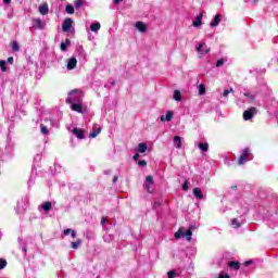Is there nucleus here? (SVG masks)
Wrapping results in <instances>:
<instances>
[{"label":"nucleus","instance_id":"33","mask_svg":"<svg viewBox=\"0 0 278 278\" xmlns=\"http://www.w3.org/2000/svg\"><path fill=\"white\" fill-rule=\"evenodd\" d=\"M146 181L148 185L153 186V176H147Z\"/></svg>","mask_w":278,"mask_h":278},{"label":"nucleus","instance_id":"30","mask_svg":"<svg viewBox=\"0 0 278 278\" xmlns=\"http://www.w3.org/2000/svg\"><path fill=\"white\" fill-rule=\"evenodd\" d=\"M74 5H75L76 9L81 8L84 5V0H76L74 2Z\"/></svg>","mask_w":278,"mask_h":278},{"label":"nucleus","instance_id":"14","mask_svg":"<svg viewBox=\"0 0 278 278\" xmlns=\"http://www.w3.org/2000/svg\"><path fill=\"white\" fill-rule=\"evenodd\" d=\"M193 194H194L195 199H199L200 201L203 199V191L199 187H195L193 189Z\"/></svg>","mask_w":278,"mask_h":278},{"label":"nucleus","instance_id":"19","mask_svg":"<svg viewBox=\"0 0 278 278\" xmlns=\"http://www.w3.org/2000/svg\"><path fill=\"white\" fill-rule=\"evenodd\" d=\"M51 207H52V205H51V202H49V201L45 202V203L41 205V210H43V212H49V211H51Z\"/></svg>","mask_w":278,"mask_h":278},{"label":"nucleus","instance_id":"13","mask_svg":"<svg viewBox=\"0 0 278 278\" xmlns=\"http://www.w3.org/2000/svg\"><path fill=\"white\" fill-rule=\"evenodd\" d=\"M203 25V14H199L193 22V27H201Z\"/></svg>","mask_w":278,"mask_h":278},{"label":"nucleus","instance_id":"40","mask_svg":"<svg viewBox=\"0 0 278 278\" xmlns=\"http://www.w3.org/2000/svg\"><path fill=\"white\" fill-rule=\"evenodd\" d=\"M189 189V187H188V180H186L185 182H184V185H182V190L184 191H187Z\"/></svg>","mask_w":278,"mask_h":278},{"label":"nucleus","instance_id":"48","mask_svg":"<svg viewBox=\"0 0 278 278\" xmlns=\"http://www.w3.org/2000/svg\"><path fill=\"white\" fill-rule=\"evenodd\" d=\"M146 190H148V192H151V185L146 184Z\"/></svg>","mask_w":278,"mask_h":278},{"label":"nucleus","instance_id":"8","mask_svg":"<svg viewBox=\"0 0 278 278\" xmlns=\"http://www.w3.org/2000/svg\"><path fill=\"white\" fill-rule=\"evenodd\" d=\"M136 29H138V31H140L141 34H147V24H144V22H137L135 24Z\"/></svg>","mask_w":278,"mask_h":278},{"label":"nucleus","instance_id":"36","mask_svg":"<svg viewBox=\"0 0 278 278\" xmlns=\"http://www.w3.org/2000/svg\"><path fill=\"white\" fill-rule=\"evenodd\" d=\"M223 64H225V60L223 59L217 60V63H216L217 68H219V66H223Z\"/></svg>","mask_w":278,"mask_h":278},{"label":"nucleus","instance_id":"6","mask_svg":"<svg viewBox=\"0 0 278 278\" xmlns=\"http://www.w3.org/2000/svg\"><path fill=\"white\" fill-rule=\"evenodd\" d=\"M71 110L72 112H77L78 114H84V105L80 103L73 102L71 103Z\"/></svg>","mask_w":278,"mask_h":278},{"label":"nucleus","instance_id":"16","mask_svg":"<svg viewBox=\"0 0 278 278\" xmlns=\"http://www.w3.org/2000/svg\"><path fill=\"white\" fill-rule=\"evenodd\" d=\"M220 25V15H215V18L211 22V27H218Z\"/></svg>","mask_w":278,"mask_h":278},{"label":"nucleus","instance_id":"22","mask_svg":"<svg viewBox=\"0 0 278 278\" xmlns=\"http://www.w3.org/2000/svg\"><path fill=\"white\" fill-rule=\"evenodd\" d=\"M99 134H101V127H98L96 130L90 132L89 138H97V136H99Z\"/></svg>","mask_w":278,"mask_h":278},{"label":"nucleus","instance_id":"46","mask_svg":"<svg viewBox=\"0 0 278 278\" xmlns=\"http://www.w3.org/2000/svg\"><path fill=\"white\" fill-rule=\"evenodd\" d=\"M71 236H72V238H74V239L77 238V233L75 232V230H72V231H71Z\"/></svg>","mask_w":278,"mask_h":278},{"label":"nucleus","instance_id":"28","mask_svg":"<svg viewBox=\"0 0 278 278\" xmlns=\"http://www.w3.org/2000/svg\"><path fill=\"white\" fill-rule=\"evenodd\" d=\"M5 266H8V261H5L4 258H0V270H3Z\"/></svg>","mask_w":278,"mask_h":278},{"label":"nucleus","instance_id":"1","mask_svg":"<svg viewBox=\"0 0 278 278\" xmlns=\"http://www.w3.org/2000/svg\"><path fill=\"white\" fill-rule=\"evenodd\" d=\"M186 229L184 227H180L177 232H175L174 237L176 240H179V238H185L188 242L192 241V230H194V225H191L186 232H184Z\"/></svg>","mask_w":278,"mask_h":278},{"label":"nucleus","instance_id":"7","mask_svg":"<svg viewBox=\"0 0 278 278\" xmlns=\"http://www.w3.org/2000/svg\"><path fill=\"white\" fill-rule=\"evenodd\" d=\"M74 68H77V59L75 56L67 61V71H73Z\"/></svg>","mask_w":278,"mask_h":278},{"label":"nucleus","instance_id":"9","mask_svg":"<svg viewBox=\"0 0 278 278\" xmlns=\"http://www.w3.org/2000/svg\"><path fill=\"white\" fill-rule=\"evenodd\" d=\"M33 27L34 29H45V24H42V20L35 18L33 20Z\"/></svg>","mask_w":278,"mask_h":278},{"label":"nucleus","instance_id":"50","mask_svg":"<svg viewBox=\"0 0 278 278\" xmlns=\"http://www.w3.org/2000/svg\"><path fill=\"white\" fill-rule=\"evenodd\" d=\"M116 181H118V176L113 177V184H116Z\"/></svg>","mask_w":278,"mask_h":278},{"label":"nucleus","instance_id":"38","mask_svg":"<svg viewBox=\"0 0 278 278\" xmlns=\"http://www.w3.org/2000/svg\"><path fill=\"white\" fill-rule=\"evenodd\" d=\"M205 47V43L201 42L199 47L197 48L198 53H201V50Z\"/></svg>","mask_w":278,"mask_h":278},{"label":"nucleus","instance_id":"2","mask_svg":"<svg viewBox=\"0 0 278 278\" xmlns=\"http://www.w3.org/2000/svg\"><path fill=\"white\" fill-rule=\"evenodd\" d=\"M66 103H81V91L79 89L71 90Z\"/></svg>","mask_w":278,"mask_h":278},{"label":"nucleus","instance_id":"12","mask_svg":"<svg viewBox=\"0 0 278 278\" xmlns=\"http://www.w3.org/2000/svg\"><path fill=\"white\" fill-rule=\"evenodd\" d=\"M39 14H42V16H46V14H49V4L47 2L39 5Z\"/></svg>","mask_w":278,"mask_h":278},{"label":"nucleus","instance_id":"34","mask_svg":"<svg viewBox=\"0 0 278 278\" xmlns=\"http://www.w3.org/2000/svg\"><path fill=\"white\" fill-rule=\"evenodd\" d=\"M231 92H233V88L226 89V90L224 91V97H228L229 94H231Z\"/></svg>","mask_w":278,"mask_h":278},{"label":"nucleus","instance_id":"17","mask_svg":"<svg viewBox=\"0 0 278 278\" xmlns=\"http://www.w3.org/2000/svg\"><path fill=\"white\" fill-rule=\"evenodd\" d=\"M229 268H233V270H240V263L236 261H230L228 263Z\"/></svg>","mask_w":278,"mask_h":278},{"label":"nucleus","instance_id":"41","mask_svg":"<svg viewBox=\"0 0 278 278\" xmlns=\"http://www.w3.org/2000/svg\"><path fill=\"white\" fill-rule=\"evenodd\" d=\"M217 278H231L229 274H220Z\"/></svg>","mask_w":278,"mask_h":278},{"label":"nucleus","instance_id":"18","mask_svg":"<svg viewBox=\"0 0 278 278\" xmlns=\"http://www.w3.org/2000/svg\"><path fill=\"white\" fill-rule=\"evenodd\" d=\"M198 147H199V150H200V151H203L204 153H207V151H208V149H210V144L203 143V142L199 143Z\"/></svg>","mask_w":278,"mask_h":278},{"label":"nucleus","instance_id":"23","mask_svg":"<svg viewBox=\"0 0 278 278\" xmlns=\"http://www.w3.org/2000/svg\"><path fill=\"white\" fill-rule=\"evenodd\" d=\"M65 12L67 14H75V8L71 4H68V5L65 7Z\"/></svg>","mask_w":278,"mask_h":278},{"label":"nucleus","instance_id":"4","mask_svg":"<svg viewBox=\"0 0 278 278\" xmlns=\"http://www.w3.org/2000/svg\"><path fill=\"white\" fill-rule=\"evenodd\" d=\"M255 114H257V108L252 106L249 110L243 112V119L251 121V118H253V116H255Z\"/></svg>","mask_w":278,"mask_h":278},{"label":"nucleus","instance_id":"39","mask_svg":"<svg viewBox=\"0 0 278 278\" xmlns=\"http://www.w3.org/2000/svg\"><path fill=\"white\" fill-rule=\"evenodd\" d=\"M138 166H147V161L144 160H141V161H138Z\"/></svg>","mask_w":278,"mask_h":278},{"label":"nucleus","instance_id":"20","mask_svg":"<svg viewBox=\"0 0 278 278\" xmlns=\"http://www.w3.org/2000/svg\"><path fill=\"white\" fill-rule=\"evenodd\" d=\"M68 45H71V39H65V42L61 43V51H66L68 49Z\"/></svg>","mask_w":278,"mask_h":278},{"label":"nucleus","instance_id":"15","mask_svg":"<svg viewBox=\"0 0 278 278\" xmlns=\"http://www.w3.org/2000/svg\"><path fill=\"white\" fill-rule=\"evenodd\" d=\"M148 149H149V146L146 142H141L138 144L139 153H146Z\"/></svg>","mask_w":278,"mask_h":278},{"label":"nucleus","instance_id":"11","mask_svg":"<svg viewBox=\"0 0 278 278\" xmlns=\"http://www.w3.org/2000/svg\"><path fill=\"white\" fill-rule=\"evenodd\" d=\"M72 134H74V136H76V138H78V140H84L86 139V136H84V130L79 129V128H74L72 130Z\"/></svg>","mask_w":278,"mask_h":278},{"label":"nucleus","instance_id":"3","mask_svg":"<svg viewBox=\"0 0 278 278\" xmlns=\"http://www.w3.org/2000/svg\"><path fill=\"white\" fill-rule=\"evenodd\" d=\"M249 155H251V150H249V148L243 149L241 155L239 156L238 165L243 166V164H247V162H249Z\"/></svg>","mask_w":278,"mask_h":278},{"label":"nucleus","instance_id":"32","mask_svg":"<svg viewBox=\"0 0 278 278\" xmlns=\"http://www.w3.org/2000/svg\"><path fill=\"white\" fill-rule=\"evenodd\" d=\"M40 127H41V134H43L45 136H47V134H49V128H47V126H45V125H40Z\"/></svg>","mask_w":278,"mask_h":278},{"label":"nucleus","instance_id":"31","mask_svg":"<svg viewBox=\"0 0 278 278\" xmlns=\"http://www.w3.org/2000/svg\"><path fill=\"white\" fill-rule=\"evenodd\" d=\"M12 49H13V51H21V47H18V42L13 41L12 42Z\"/></svg>","mask_w":278,"mask_h":278},{"label":"nucleus","instance_id":"5","mask_svg":"<svg viewBox=\"0 0 278 278\" xmlns=\"http://www.w3.org/2000/svg\"><path fill=\"white\" fill-rule=\"evenodd\" d=\"M71 27H73V18L67 17L63 22L62 29L63 31H71Z\"/></svg>","mask_w":278,"mask_h":278},{"label":"nucleus","instance_id":"43","mask_svg":"<svg viewBox=\"0 0 278 278\" xmlns=\"http://www.w3.org/2000/svg\"><path fill=\"white\" fill-rule=\"evenodd\" d=\"M167 275H168V278H175V271H168L167 273Z\"/></svg>","mask_w":278,"mask_h":278},{"label":"nucleus","instance_id":"35","mask_svg":"<svg viewBox=\"0 0 278 278\" xmlns=\"http://www.w3.org/2000/svg\"><path fill=\"white\" fill-rule=\"evenodd\" d=\"M108 223V217L102 216L100 225H102L103 227H105V224Z\"/></svg>","mask_w":278,"mask_h":278},{"label":"nucleus","instance_id":"52","mask_svg":"<svg viewBox=\"0 0 278 278\" xmlns=\"http://www.w3.org/2000/svg\"><path fill=\"white\" fill-rule=\"evenodd\" d=\"M121 1H123V0H114V3L118 4V3H121Z\"/></svg>","mask_w":278,"mask_h":278},{"label":"nucleus","instance_id":"53","mask_svg":"<svg viewBox=\"0 0 278 278\" xmlns=\"http://www.w3.org/2000/svg\"><path fill=\"white\" fill-rule=\"evenodd\" d=\"M111 86H116V81H111Z\"/></svg>","mask_w":278,"mask_h":278},{"label":"nucleus","instance_id":"51","mask_svg":"<svg viewBox=\"0 0 278 278\" xmlns=\"http://www.w3.org/2000/svg\"><path fill=\"white\" fill-rule=\"evenodd\" d=\"M230 188H231V190H236V188H238V186L232 185Z\"/></svg>","mask_w":278,"mask_h":278},{"label":"nucleus","instance_id":"25","mask_svg":"<svg viewBox=\"0 0 278 278\" xmlns=\"http://www.w3.org/2000/svg\"><path fill=\"white\" fill-rule=\"evenodd\" d=\"M174 142L177 143V149H180V147H181V137L175 136L174 137Z\"/></svg>","mask_w":278,"mask_h":278},{"label":"nucleus","instance_id":"24","mask_svg":"<svg viewBox=\"0 0 278 278\" xmlns=\"http://www.w3.org/2000/svg\"><path fill=\"white\" fill-rule=\"evenodd\" d=\"M174 100L181 101V91H179V90L174 91Z\"/></svg>","mask_w":278,"mask_h":278},{"label":"nucleus","instance_id":"26","mask_svg":"<svg viewBox=\"0 0 278 278\" xmlns=\"http://www.w3.org/2000/svg\"><path fill=\"white\" fill-rule=\"evenodd\" d=\"M0 68L2 73H8V67L5 66V61L1 60L0 61Z\"/></svg>","mask_w":278,"mask_h":278},{"label":"nucleus","instance_id":"47","mask_svg":"<svg viewBox=\"0 0 278 278\" xmlns=\"http://www.w3.org/2000/svg\"><path fill=\"white\" fill-rule=\"evenodd\" d=\"M251 264H253V261H245L244 262V266H251Z\"/></svg>","mask_w":278,"mask_h":278},{"label":"nucleus","instance_id":"42","mask_svg":"<svg viewBox=\"0 0 278 278\" xmlns=\"http://www.w3.org/2000/svg\"><path fill=\"white\" fill-rule=\"evenodd\" d=\"M72 231H73V229H71V228L65 229L64 236H68Z\"/></svg>","mask_w":278,"mask_h":278},{"label":"nucleus","instance_id":"27","mask_svg":"<svg viewBox=\"0 0 278 278\" xmlns=\"http://www.w3.org/2000/svg\"><path fill=\"white\" fill-rule=\"evenodd\" d=\"M199 94L202 97L205 94V85L201 84L199 85Z\"/></svg>","mask_w":278,"mask_h":278},{"label":"nucleus","instance_id":"21","mask_svg":"<svg viewBox=\"0 0 278 278\" xmlns=\"http://www.w3.org/2000/svg\"><path fill=\"white\" fill-rule=\"evenodd\" d=\"M90 29L92 31H99V29H101V24L100 23H93L90 25Z\"/></svg>","mask_w":278,"mask_h":278},{"label":"nucleus","instance_id":"29","mask_svg":"<svg viewBox=\"0 0 278 278\" xmlns=\"http://www.w3.org/2000/svg\"><path fill=\"white\" fill-rule=\"evenodd\" d=\"M79 244H81L80 239H78L77 241L72 242V249H79Z\"/></svg>","mask_w":278,"mask_h":278},{"label":"nucleus","instance_id":"49","mask_svg":"<svg viewBox=\"0 0 278 278\" xmlns=\"http://www.w3.org/2000/svg\"><path fill=\"white\" fill-rule=\"evenodd\" d=\"M3 3H5V5H10V3H12V0H3Z\"/></svg>","mask_w":278,"mask_h":278},{"label":"nucleus","instance_id":"44","mask_svg":"<svg viewBox=\"0 0 278 278\" xmlns=\"http://www.w3.org/2000/svg\"><path fill=\"white\" fill-rule=\"evenodd\" d=\"M8 62H9L10 64H14V58H13V56H9V58H8Z\"/></svg>","mask_w":278,"mask_h":278},{"label":"nucleus","instance_id":"45","mask_svg":"<svg viewBox=\"0 0 278 278\" xmlns=\"http://www.w3.org/2000/svg\"><path fill=\"white\" fill-rule=\"evenodd\" d=\"M140 159V154L139 153H136L134 156H132V160L135 161H138Z\"/></svg>","mask_w":278,"mask_h":278},{"label":"nucleus","instance_id":"10","mask_svg":"<svg viewBox=\"0 0 278 278\" xmlns=\"http://www.w3.org/2000/svg\"><path fill=\"white\" fill-rule=\"evenodd\" d=\"M174 116H175V113H173V111H167L166 116L164 115L161 116V122L164 123V121H166L167 123H170Z\"/></svg>","mask_w":278,"mask_h":278},{"label":"nucleus","instance_id":"37","mask_svg":"<svg viewBox=\"0 0 278 278\" xmlns=\"http://www.w3.org/2000/svg\"><path fill=\"white\" fill-rule=\"evenodd\" d=\"M231 224H232L233 227H236V228L240 227V223H238V219H236V218L231 220Z\"/></svg>","mask_w":278,"mask_h":278},{"label":"nucleus","instance_id":"54","mask_svg":"<svg viewBox=\"0 0 278 278\" xmlns=\"http://www.w3.org/2000/svg\"><path fill=\"white\" fill-rule=\"evenodd\" d=\"M205 53H210V49H206Z\"/></svg>","mask_w":278,"mask_h":278}]
</instances>
